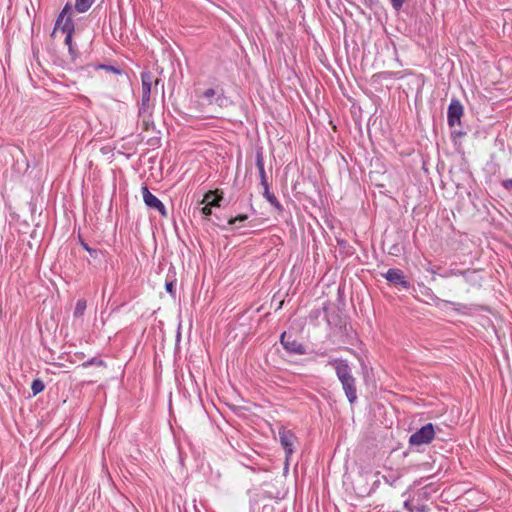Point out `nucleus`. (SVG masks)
I'll list each match as a JSON object with an SVG mask.
<instances>
[{
  "instance_id": "1",
  "label": "nucleus",
  "mask_w": 512,
  "mask_h": 512,
  "mask_svg": "<svg viewBox=\"0 0 512 512\" xmlns=\"http://www.w3.org/2000/svg\"><path fill=\"white\" fill-rule=\"evenodd\" d=\"M328 365L334 367L336 376L342 385L347 400L350 404H354L357 401L356 379L352 374L348 361L341 358H334L328 360Z\"/></svg>"
},
{
  "instance_id": "2",
  "label": "nucleus",
  "mask_w": 512,
  "mask_h": 512,
  "mask_svg": "<svg viewBox=\"0 0 512 512\" xmlns=\"http://www.w3.org/2000/svg\"><path fill=\"white\" fill-rule=\"evenodd\" d=\"M72 14L73 7L71 3L67 2L55 21L53 34L56 32V30H61L66 34L64 43L68 47L69 54L74 59L77 56V53L72 43V36L75 32V23L72 19Z\"/></svg>"
},
{
  "instance_id": "3",
  "label": "nucleus",
  "mask_w": 512,
  "mask_h": 512,
  "mask_svg": "<svg viewBox=\"0 0 512 512\" xmlns=\"http://www.w3.org/2000/svg\"><path fill=\"white\" fill-rule=\"evenodd\" d=\"M153 83V75L150 71L141 72L142 96L138 104V116H148L151 106V88Z\"/></svg>"
},
{
  "instance_id": "4",
  "label": "nucleus",
  "mask_w": 512,
  "mask_h": 512,
  "mask_svg": "<svg viewBox=\"0 0 512 512\" xmlns=\"http://www.w3.org/2000/svg\"><path fill=\"white\" fill-rule=\"evenodd\" d=\"M435 437V430L432 423H427L416 432L410 435L409 444L411 446H421L432 442Z\"/></svg>"
},
{
  "instance_id": "5",
  "label": "nucleus",
  "mask_w": 512,
  "mask_h": 512,
  "mask_svg": "<svg viewBox=\"0 0 512 512\" xmlns=\"http://www.w3.org/2000/svg\"><path fill=\"white\" fill-rule=\"evenodd\" d=\"M280 343L289 354L304 355L306 354V347L301 342L297 341L292 335L283 332L280 335Z\"/></svg>"
},
{
  "instance_id": "6",
  "label": "nucleus",
  "mask_w": 512,
  "mask_h": 512,
  "mask_svg": "<svg viewBox=\"0 0 512 512\" xmlns=\"http://www.w3.org/2000/svg\"><path fill=\"white\" fill-rule=\"evenodd\" d=\"M202 97L207 100V104H215L220 108L227 107L229 104V98L224 95L222 88L218 90L208 88L202 93Z\"/></svg>"
},
{
  "instance_id": "7",
  "label": "nucleus",
  "mask_w": 512,
  "mask_h": 512,
  "mask_svg": "<svg viewBox=\"0 0 512 512\" xmlns=\"http://www.w3.org/2000/svg\"><path fill=\"white\" fill-rule=\"evenodd\" d=\"M463 111L461 102L457 99H452L447 110V122L450 128L461 124Z\"/></svg>"
},
{
  "instance_id": "8",
  "label": "nucleus",
  "mask_w": 512,
  "mask_h": 512,
  "mask_svg": "<svg viewBox=\"0 0 512 512\" xmlns=\"http://www.w3.org/2000/svg\"><path fill=\"white\" fill-rule=\"evenodd\" d=\"M382 276L392 285L401 286L403 289H409L411 284L406 280L405 275L401 269L390 268Z\"/></svg>"
},
{
  "instance_id": "9",
  "label": "nucleus",
  "mask_w": 512,
  "mask_h": 512,
  "mask_svg": "<svg viewBox=\"0 0 512 512\" xmlns=\"http://www.w3.org/2000/svg\"><path fill=\"white\" fill-rule=\"evenodd\" d=\"M294 438V434L289 430L281 429L279 431V440L287 457L293 453Z\"/></svg>"
},
{
  "instance_id": "10",
  "label": "nucleus",
  "mask_w": 512,
  "mask_h": 512,
  "mask_svg": "<svg viewBox=\"0 0 512 512\" xmlns=\"http://www.w3.org/2000/svg\"><path fill=\"white\" fill-rule=\"evenodd\" d=\"M255 164L258 169L261 186H268L269 184L267 181V175L264 167V157L262 148L256 150Z\"/></svg>"
},
{
  "instance_id": "11",
  "label": "nucleus",
  "mask_w": 512,
  "mask_h": 512,
  "mask_svg": "<svg viewBox=\"0 0 512 512\" xmlns=\"http://www.w3.org/2000/svg\"><path fill=\"white\" fill-rule=\"evenodd\" d=\"M263 197L273 206L279 213H283L284 208L282 204L278 201L276 196L270 192L269 185L263 187Z\"/></svg>"
},
{
  "instance_id": "12",
  "label": "nucleus",
  "mask_w": 512,
  "mask_h": 512,
  "mask_svg": "<svg viewBox=\"0 0 512 512\" xmlns=\"http://www.w3.org/2000/svg\"><path fill=\"white\" fill-rule=\"evenodd\" d=\"M142 195L144 203L148 208L154 209L160 202V200L149 191L147 186L142 187Z\"/></svg>"
},
{
  "instance_id": "13",
  "label": "nucleus",
  "mask_w": 512,
  "mask_h": 512,
  "mask_svg": "<svg viewBox=\"0 0 512 512\" xmlns=\"http://www.w3.org/2000/svg\"><path fill=\"white\" fill-rule=\"evenodd\" d=\"M79 243L82 246V248L86 250L89 253L90 257L93 258L95 261L100 262L101 259L104 257L103 250L90 247L81 237H79Z\"/></svg>"
},
{
  "instance_id": "14",
  "label": "nucleus",
  "mask_w": 512,
  "mask_h": 512,
  "mask_svg": "<svg viewBox=\"0 0 512 512\" xmlns=\"http://www.w3.org/2000/svg\"><path fill=\"white\" fill-rule=\"evenodd\" d=\"M461 276L464 278V280L471 284L476 285L480 284L481 277L478 275V272L476 270L472 269H466L461 272Z\"/></svg>"
},
{
  "instance_id": "15",
  "label": "nucleus",
  "mask_w": 512,
  "mask_h": 512,
  "mask_svg": "<svg viewBox=\"0 0 512 512\" xmlns=\"http://www.w3.org/2000/svg\"><path fill=\"white\" fill-rule=\"evenodd\" d=\"M419 291L428 299L427 303L433 302L438 305L440 302H442V300L434 294L432 289L425 286L424 284L419 285Z\"/></svg>"
},
{
  "instance_id": "16",
  "label": "nucleus",
  "mask_w": 512,
  "mask_h": 512,
  "mask_svg": "<svg viewBox=\"0 0 512 512\" xmlns=\"http://www.w3.org/2000/svg\"><path fill=\"white\" fill-rule=\"evenodd\" d=\"M95 0H76L74 9L79 13L87 12Z\"/></svg>"
},
{
  "instance_id": "17",
  "label": "nucleus",
  "mask_w": 512,
  "mask_h": 512,
  "mask_svg": "<svg viewBox=\"0 0 512 512\" xmlns=\"http://www.w3.org/2000/svg\"><path fill=\"white\" fill-rule=\"evenodd\" d=\"M89 67H93L95 70H105L107 72H111L117 75L122 74V70L119 67L107 65V64H96V65H89Z\"/></svg>"
},
{
  "instance_id": "18",
  "label": "nucleus",
  "mask_w": 512,
  "mask_h": 512,
  "mask_svg": "<svg viewBox=\"0 0 512 512\" xmlns=\"http://www.w3.org/2000/svg\"><path fill=\"white\" fill-rule=\"evenodd\" d=\"M86 307H87V302L85 299H78L77 302H76V305H75V309H74V312H73V315L75 318H78V317H81L84 315V312L86 310Z\"/></svg>"
},
{
  "instance_id": "19",
  "label": "nucleus",
  "mask_w": 512,
  "mask_h": 512,
  "mask_svg": "<svg viewBox=\"0 0 512 512\" xmlns=\"http://www.w3.org/2000/svg\"><path fill=\"white\" fill-rule=\"evenodd\" d=\"M142 122V128L145 131H149L155 127L154 122L152 120V110H150V113L148 116H139Z\"/></svg>"
},
{
  "instance_id": "20",
  "label": "nucleus",
  "mask_w": 512,
  "mask_h": 512,
  "mask_svg": "<svg viewBox=\"0 0 512 512\" xmlns=\"http://www.w3.org/2000/svg\"><path fill=\"white\" fill-rule=\"evenodd\" d=\"M44 389H45V384L41 379L37 378V379L33 380L32 384H31V390H32L33 396L38 395Z\"/></svg>"
},
{
  "instance_id": "21",
  "label": "nucleus",
  "mask_w": 512,
  "mask_h": 512,
  "mask_svg": "<svg viewBox=\"0 0 512 512\" xmlns=\"http://www.w3.org/2000/svg\"><path fill=\"white\" fill-rule=\"evenodd\" d=\"M218 194V189L216 190H209L208 192L205 193L204 195V198L200 201V205L202 204H206V205H210V201L213 200V198L215 196H217Z\"/></svg>"
},
{
  "instance_id": "22",
  "label": "nucleus",
  "mask_w": 512,
  "mask_h": 512,
  "mask_svg": "<svg viewBox=\"0 0 512 512\" xmlns=\"http://www.w3.org/2000/svg\"><path fill=\"white\" fill-rule=\"evenodd\" d=\"M248 219V215L247 214H239L235 217H231L230 219H228L227 221V225L229 226H233L235 225L237 222H244Z\"/></svg>"
},
{
  "instance_id": "23",
  "label": "nucleus",
  "mask_w": 512,
  "mask_h": 512,
  "mask_svg": "<svg viewBox=\"0 0 512 512\" xmlns=\"http://www.w3.org/2000/svg\"><path fill=\"white\" fill-rule=\"evenodd\" d=\"M462 271L463 270L451 268V269L446 270L445 272L439 274V276L442 277V278H449V277H453V276H461V272Z\"/></svg>"
},
{
  "instance_id": "24",
  "label": "nucleus",
  "mask_w": 512,
  "mask_h": 512,
  "mask_svg": "<svg viewBox=\"0 0 512 512\" xmlns=\"http://www.w3.org/2000/svg\"><path fill=\"white\" fill-rule=\"evenodd\" d=\"M223 200V192L221 190L218 189V194L217 196H215L213 198V200L210 201V205L212 208L213 207H220L221 206V201Z\"/></svg>"
},
{
  "instance_id": "25",
  "label": "nucleus",
  "mask_w": 512,
  "mask_h": 512,
  "mask_svg": "<svg viewBox=\"0 0 512 512\" xmlns=\"http://www.w3.org/2000/svg\"><path fill=\"white\" fill-rule=\"evenodd\" d=\"M382 478H383V480H384L387 484H389L390 486H395V483H396V482L398 481V479H399V477H398V476L393 475V474L388 475V476H387V475H383V476H382Z\"/></svg>"
},
{
  "instance_id": "26",
  "label": "nucleus",
  "mask_w": 512,
  "mask_h": 512,
  "mask_svg": "<svg viewBox=\"0 0 512 512\" xmlns=\"http://www.w3.org/2000/svg\"><path fill=\"white\" fill-rule=\"evenodd\" d=\"M165 289L167 293H169L172 296H175L176 289L173 281H166L165 283Z\"/></svg>"
},
{
  "instance_id": "27",
  "label": "nucleus",
  "mask_w": 512,
  "mask_h": 512,
  "mask_svg": "<svg viewBox=\"0 0 512 512\" xmlns=\"http://www.w3.org/2000/svg\"><path fill=\"white\" fill-rule=\"evenodd\" d=\"M199 212L201 213V215H203L204 217H208V216H211L212 215V207L209 206V205H204L203 207H200L199 208Z\"/></svg>"
},
{
  "instance_id": "28",
  "label": "nucleus",
  "mask_w": 512,
  "mask_h": 512,
  "mask_svg": "<svg viewBox=\"0 0 512 512\" xmlns=\"http://www.w3.org/2000/svg\"><path fill=\"white\" fill-rule=\"evenodd\" d=\"M154 209L157 210L160 213L161 216L167 217L166 207H165V205L161 201L159 202V204Z\"/></svg>"
},
{
  "instance_id": "29",
  "label": "nucleus",
  "mask_w": 512,
  "mask_h": 512,
  "mask_svg": "<svg viewBox=\"0 0 512 512\" xmlns=\"http://www.w3.org/2000/svg\"><path fill=\"white\" fill-rule=\"evenodd\" d=\"M103 364H104L103 360L98 359V358H92V359L86 361L83 365L85 367H87L90 365H103Z\"/></svg>"
},
{
  "instance_id": "30",
  "label": "nucleus",
  "mask_w": 512,
  "mask_h": 512,
  "mask_svg": "<svg viewBox=\"0 0 512 512\" xmlns=\"http://www.w3.org/2000/svg\"><path fill=\"white\" fill-rule=\"evenodd\" d=\"M405 1H406V0H390L392 7H393L396 11H399V10L402 8V6H403V4H404V2H405Z\"/></svg>"
},
{
  "instance_id": "31",
  "label": "nucleus",
  "mask_w": 512,
  "mask_h": 512,
  "mask_svg": "<svg viewBox=\"0 0 512 512\" xmlns=\"http://www.w3.org/2000/svg\"><path fill=\"white\" fill-rule=\"evenodd\" d=\"M464 135H466V132L462 131L461 129H454L451 131V137L453 139L462 138Z\"/></svg>"
},
{
  "instance_id": "32",
  "label": "nucleus",
  "mask_w": 512,
  "mask_h": 512,
  "mask_svg": "<svg viewBox=\"0 0 512 512\" xmlns=\"http://www.w3.org/2000/svg\"><path fill=\"white\" fill-rule=\"evenodd\" d=\"M502 186L506 190H512V179H507V180L502 181Z\"/></svg>"
},
{
  "instance_id": "33",
  "label": "nucleus",
  "mask_w": 512,
  "mask_h": 512,
  "mask_svg": "<svg viewBox=\"0 0 512 512\" xmlns=\"http://www.w3.org/2000/svg\"><path fill=\"white\" fill-rule=\"evenodd\" d=\"M404 507H405L406 509H408L410 512H413V511H414V510H413V508L411 507V503H410V501H409V500H406V501L404 502Z\"/></svg>"
},
{
  "instance_id": "34",
  "label": "nucleus",
  "mask_w": 512,
  "mask_h": 512,
  "mask_svg": "<svg viewBox=\"0 0 512 512\" xmlns=\"http://www.w3.org/2000/svg\"><path fill=\"white\" fill-rule=\"evenodd\" d=\"M427 271H428V272H431V273H433V274H435V273H436L435 269H433V268H431V267L427 268Z\"/></svg>"
},
{
  "instance_id": "35",
  "label": "nucleus",
  "mask_w": 512,
  "mask_h": 512,
  "mask_svg": "<svg viewBox=\"0 0 512 512\" xmlns=\"http://www.w3.org/2000/svg\"><path fill=\"white\" fill-rule=\"evenodd\" d=\"M313 313L315 314V317H318L319 314H320V311L319 310H315V311H313Z\"/></svg>"
},
{
  "instance_id": "36",
  "label": "nucleus",
  "mask_w": 512,
  "mask_h": 512,
  "mask_svg": "<svg viewBox=\"0 0 512 512\" xmlns=\"http://www.w3.org/2000/svg\"><path fill=\"white\" fill-rule=\"evenodd\" d=\"M217 225H218L222 230L227 229V226H225V225H220V224H217Z\"/></svg>"
},
{
  "instance_id": "37",
  "label": "nucleus",
  "mask_w": 512,
  "mask_h": 512,
  "mask_svg": "<svg viewBox=\"0 0 512 512\" xmlns=\"http://www.w3.org/2000/svg\"><path fill=\"white\" fill-rule=\"evenodd\" d=\"M327 310H328L327 305H324V306H323V311H324V312H326Z\"/></svg>"
}]
</instances>
